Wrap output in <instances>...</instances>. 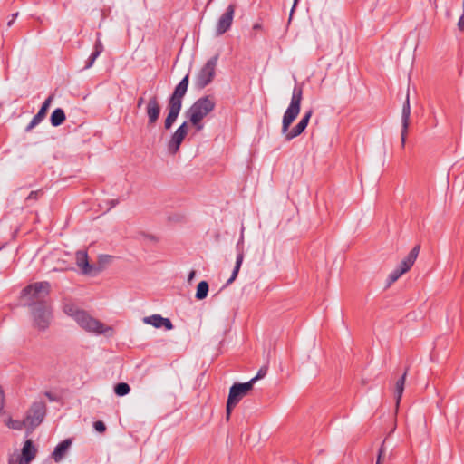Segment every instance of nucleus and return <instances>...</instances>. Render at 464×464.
<instances>
[{
    "mask_svg": "<svg viewBox=\"0 0 464 464\" xmlns=\"http://www.w3.org/2000/svg\"><path fill=\"white\" fill-rule=\"evenodd\" d=\"M303 99V91L301 87H295L293 90L291 102L286 111L284 113L282 120L281 132L286 140H291L299 136L307 127L308 122L312 117L313 111L309 110L304 113L301 121L293 128L289 129L290 125L297 118L301 110V102Z\"/></svg>",
    "mask_w": 464,
    "mask_h": 464,
    "instance_id": "1",
    "label": "nucleus"
},
{
    "mask_svg": "<svg viewBox=\"0 0 464 464\" xmlns=\"http://www.w3.org/2000/svg\"><path fill=\"white\" fill-rule=\"evenodd\" d=\"M63 311L65 314L72 317L77 324L87 333L103 335L108 338L112 337L115 334L112 326L104 324L70 301L63 302Z\"/></svg>",
    "mask_w": 464,
    "mask_h": 464,
    "instance_id": "2",
    "label": "nucleus"
},
{
    "mask_svg": "<svg viewBox=\"0 0 464 464\" xmlns=\"http://www.w3.org/2000/svg\"><path fill=\"white\" fill-rule=\"evenodd\" d=\"M215 98L211 95H207L197 100L187 111L186 115L197 131L203 130L204 124L202 121L215 109Z\"/></svg>",
    "mask_w": 464,
    "mask_h": 464,
    "instance_id": "3",
    "label": "nucleus"
},
{
    "mask_svg": "<svg viewBox=\"0 0 464 464\" xmlns=\"http://www.w3.org/2000/svg\"><path fill=\"white\" fill-rule=\"evenodd\" d=\"M50 285L47 282H37L26 286L22 293L23 299L31 306L34 304L44 302V299L49 295Z\"/></svg>",
    "mask_w": 464,
    "mask_h": 464,
    "instance_id": "4",
    "label": "nucleus"
},
{
    "mask_svg": "<svg viewBox=\"0 0 464 464\" xmlns=\"http://www.w3.org/2000/svg\"><path fill=\"white\" fill-rule=\"evenodd\" d=\"M218 55L208 59L207 63L196 72L194 83L197 88L203 89L214 79Z\"/></svg>",
    "mask_w": 464,
    "mask_h": 464,
    "instance_id": "5",
    "label": "nucleus"
},
{
    "mask_svg": "<svg viewBox=\"0 0 464 464\" xmlns=\"http://www.w3.org/2000/svg\"><path fill=\"white\" fill-rule=\"evenodd\" d=\"M32 315L35 327L41 330L46 329L52 319L50 305L46 302L34 304V306H32Z\"/></svg>",
    "mask_w": 464,
    "mask_h": 464,
    "instance_id": "6",
    "label": "nucleus"
},
{
    "mask_svg": "<svg viewBox=\"0 0 464 464\" xmlns=\"http://www.w3.org/2000/svg\"><path fill=\"white\" fill-rule=\"evenodd\" d=\"M252 390L251 383H235L231 386L229 390V394L227 401V417L229 418V415L232 410L236 407V405L240 401V400L247 394L249 391Z\"/></svg>",
    "mask_w": 464,
    "mask_h": 464,
    "instance_id": "7",
    "label": "nucleus"
},
{
    "mask_svg": "<svg viewBox=\"0 0 464 464\" xmlns=\"http://www.w3.org/2000/svg\"><path fill=\"white\" fill-rule=\"evenodd\" d=\"M44 417V405L41 402L34 403L24 420L25 428L31 430H34L43 421Z\"/></svg>",
    "mask_w": 464,
    "mask_h": 464,
    "instance_id": "8",
    "label": "nucleus"
},
{
    "mask_svg": "<svg viewBox=\"0 0 464 464\" xmlns=\"http://www.w3.org/2000/svg\"><path fill=\"white\" fill-rule=\"evenodd\" d=\"M236 6L235 5H229L225 13L219 17L217 26L216 34L221 35L225 34L230 27L233 22Z\"/></svg>",
    "mask_w": 464,
    "mask_h": 464,
    "instance_id": "9",
    "label": "nucleus"
},
{
    "mask_svg": "<svg viewBox=\"0 0 464 464\" xmlns=\"http://www.w3.org/2000/svg\"><path fill=\"white\" fill-rule=\"evenodd\" d=\"M188 134L187 122H183L173 133L170 140L168 143V151L170 154H175L179 149L186 135Z\"/></svg>",
    "mask_w": 464,
    "mask_h": 464,
    "instance_id": "10",
    "label": "nucleus"
},
{
    "mask_svg": "<svg viewBox=\"0 0 464 464\" xmlns=\"http://www.w3.org/2000/svg\"><path fill=\"white\" fill-rule=\"evenodd\" d=\"M146 112L149 118V124H155L160 113V106L156 96H152L149 99L146 106Z\"/></svg>",
    "mask_w": 464,
    "mask_h": 464,
    "instance_id": "11",
    "label": "nucleus"
},
{
    "mask_svg": "<svg viewBox=\"0 0 464 464\" xmlns=\"http://www.w3.org/2000/svg\"><path fill=\"white\" fill-rule=\"evenodd\" d=\"M145 324H150L155 328L165 327L167 330L173 329V324L169 319L162 317L160 314L146 316L142 319Z\"/></svg>",
    "mask_w": 464,
    "mask_h": 464,
    "instance_id": "12",
    "label": "nucleus"
},
{
    "mask_svg": "<svg viewBox=\"0 0 464 464\" xmlns=\"http://www.w3.org/2000/svg\"><path fill=\"white\" fill-rule=\"evenodd\" d=\"M53 97H48L43 103L41 109L37 112V114L32 119L30 123L26 127V131H30L35 126H37L46 116L47 111L51 105Z\"/></svg>",
    "mask_w": 464,
    "mask_h": 464,
    "instance_id": "13",
    "label": "nucleus"
},
{
    "mask_svg": "<svg viewBox=\"0 0 464 464\" xmlns=\"http://www.w3.org/2000/svg\"><path fill=\"white\" fill-rule=\"evenodd\" d=\"M420 246H415L409 255L401 262L397 268L401 270L402 274L407 273L415 263L418 255L420 253Z\"/></svg>",
    "mask_w": 464,
    "mask_h": 464,
    "instance_id": "14",
    "label": "nucleus"
},
{
    "mask_svg": "<svg viewBox=\"0 0 464 464\" xmlns=\"http://www.w3.org/2000/svg\"><path fill=\"white\" fill-rule=\"evenodd\" d=\"M411 106L409 94H407L406 101L402 107L401 119H402V130H401V145L404 146L408 127L410 124Z\"/></svg>",
    "mask_w": 464,
    "mask_h": 464,
    "instance_id": "15",
    "label": "nucleus"
},
{
    "mask_svg": "<svg viewBox=\"0 0 464 464\" xmlns=\"http://www.w3.org/2000/svg\"><path fill=\"white\" fill-rule=\"evenodd\" d=\"M72 446V440L66 439L59 443L54 449L52 457L56 463L60 462L67 454L70 447Z\"/></svg>",
    "mask_w": 464,
    "mask_h": 464,
    "instance_id": "16",
    "label": "nucleus"
},
{
    "mask_svg": "<svg viewBox=\"0 0 464 464\" xmlns=\"http://www.w3.org/2000/svg\"><path fill=\"white\" fill-rule=\"evenodd\" d=\"M35 454L36 450L34 447L32 440H26L22 449V457L20 459V463L29 464L34 459Z\"/></svg>",
    "mask_w": 464,
    "mask_h": 464,
    "instance_id": "17",
    "label": "nucleus"
},
{
    "mask_svg": "<svg viewBox=\"0 0 464 464\" xmlns=\"http://www.w3.org/2000/svg\"><path fill=\"white\" fill-rule=\"evenodd\" d=\"M76 264L85 275H91L94 270L88 262V256L85 251H78L76 253Z\"/></svg>",
    "mask_w": 464,
    "mask_h": 464,
    "instance_id": "18",
    "label": "nucleus"
},
{
    "mask_svg": "<svg viewBox=\"0 0 464 464\" xmlns=\"http://www.w3.org/2000/svg\"><path fill=\"white\" fill-rule=\"evenodd\" d=\"M406 377H407V370L395 383L394 396H395L396 410L399 408V405H400V402H401V397L403 394Z\"/></svg>",
    "mask_w": 464,
    "mask_h": 464,
    "instance_id": "19",
    "label": "nucleus"
},
{
    "mask_svg": "<svg viewBox=\"0 0 464 464\" xmlns=\"http://www.w3.org/2000/svg\"><path fill=\"white\" fill-rule=\"evenodd\" d=\"M4 417V423L9 429L21 430L23 428H25L24 421L14 420L11 418V416L6 412V415H2Z\"/></svg>",
    "mask_w": 464,
    "mask_h": 464,
    "instance_id": "20",
    "label": "nucleus"
},
{
    "mask_svg": "<svg viewBox=\"0 0 464 464\" xmlns=\"http://www.w3.org/2000/svg\"><path fill=\"white\" fill-rule=\"evenodd\" d=\"M65 121V113L63 110L55 109L51 115V124L54 127L60 126Z\"/></svg>",
    "mask_w": 464,
    "mask_h": 464,
    "instance_id": "21",
    "label": "nucleus"
},
{
    "mask_svg": "<svg viewBox=\"0 0 464 464\" xmlns=\"http://www.w3.org/2000/svg\"><path fill=\"white\" fill-rule=\"evenodd\" d=\"M188 75H186L181 80V82L177 85L172 95L182 99L188 90Z\"/></svg>",
    "mask_w": 464,
    "mask_h": 464,
    "instance_id": "22",
    "label": "nucleus"
},
{
    "mask_svg": "<svg viewBox=\"0 0 464 464\" xmlns=\"http://www.w3.org/2000/svg\"><path fill=\"white\" fill-rule=\"evenodd\" d=\"M208 284L207 281H201L198 283L197 286L196 298L198 300H202L208 296Z\"/></svg>",
    "mask_w": 464,
    "mask_h": 464,
    "instance_id": "23",
    "label": "nucleus"
},
{
    "mask_svg": "<svg viewBox=\"0 0 464 464\" xmlns=\"http://www.w3.org/2000/svg\"><path fill=\"white\" fill-rule=\"evenodd\" d=\"M243 258H244L243 253H239L237 256L236 266L234 267L232 275H231L230 278L227 280V285H230L237 278L239 269L241 267L242 262H243Z\"/></svg>",
    "mask_w": 464,
    "mask_h": 464,
    "instance_id": "24",
    "label": "nucleus"
},
{
    "mask_svg": "<svg viewBox=\"0 0 464 464\" xmlns=\"http://www.w3.org/2000/svg\"><path fill=\"white\" fill-rule=\"evenodd\" d=\"M182 105V99L171 95L169 102V111L179 113Z\"/></svg>",
    "mask_w": 464,
    "mask_h": 464,
    "instance_id": "25",
    "label": "nucleus"
},
{
    "mask_svg": "<svg viewBox=\"0 0 464 464\" xmlns=\"http://www.w3.org/2000/svg\"><path fill=\"white\" fill-rule=\"evenodd\" d=\"M130 392V387L126 382H120L115 385L114 387V392L118 396H125Z\"/></svg>",
    "mask_w": 464,
    "mask_h": 464,
    "instance_id": "26",
    "label": "nucleus"
},
{
    "mask_svg": "<svg viewBox=\"0 0 464 464\" xmlns=\"http://www.w3.org/2000/svg\"><path fill=\"white\" fill-rule=\"evenodd\" d=\"M403 274L401 272L399 268H395L393 271H392L388 276V285H391L394 282H396Z\"/></svg>",
    "mask_w": 464,
    "mask_h": 464,
    "instance_id": "27",
    "label": "nucleus"
},
{
    "mask_svg": "<svg viewBox=\"0 0 464 464\" xmlns=\"http://www.w3.org/2000/svg\"><path fill=\"white\" fill-rule=\"evenodd\" d=\"M178 116H179L178 112L169 111V114L165 120V128L169 129L172 126V124L175 122V121L177 120Z\"/></svg>",
    "mask_w": 464,
    "mask_h": 464,
    "instance_id": "28",
    "label": "nucleus"
},
{
    "mask_svg": "<svg viewBox=\"0 0 464 464\" xmlns=\"http://www.w3.org/2000/svg\"><path fill=\"white\" fill-rule=\"evenodd\" d=\"M266 367H263L261 368L257 374L252 378L249 382H247L248 383H251V387L253 388L254 384L259 380V379H262L266 374Z\"/></svg>",
    "mask_w": 464,
    "mask_h": 464,
    "instance_id": "29",
    "label": "nucleus"
},
{
    "mask_svg": "<svg viewBox=\"0 0 464 464\" xmlns=\"http://www.w3.org/2000/svg\"><path fill=\"white\" fill-rule=\"evenodd\" d=\"M0 415H6V411L5 410V398H4V393L3 392L0 390Z\"/></svg>",
    "mask_w": 464,
    "mask_h": 464,
    "instance_id": "30",
    "label": "nucleus"
},
{
    "mask_svg": "<svg viewBox=\"0 0 464 464\" xmlns=\"http://www.w3.org/2000/svg\"><path fill=\"white\" fill-rule=\"evenodd\" d=\"M94 429H95L98 432L102 433V432H104V431H105V430H106V426H105V424H104L102 421L98 420V421H95V422H94Z\"/></svg>",
    "mask_w": 464,
    "mask_h": 464,
    "instance_id": "31",
    "label": "nucleus"
},
{
    "mask_svg": "<svg viewBox=\"0 0 464 464\" xmlns=\"http://www.w3.org/2000/svg\"><path fill=\"white\" fill-rule=\"evenodd\" d=\"M103 51V45L101 43V41H97L96 44H95V46H94V52L93 53H95L96 55H100Z\"/></svg>",
    "mask_w": 464,
    "mask_h": 464,
    "instance_id": "32",
    "label": "nucleus"
},
{
    "mask_svg": "<svg viewBox=\"0 0 464 464\" xmlns=\"http://www.w3.org/2000/svg\"><path fill=\"white\" fill-rule=\"evenodd\" d=\"M97 57H98V55H96L95 53H92V55L89 58L88 62L86 63V65H85L84 68L85 69L91 68L93 65V63H94L95 60L97 59Z\"/></svg>",
    "mask_w": 464,
    "mask_h": 464,
    "instance_id": "33",
    "label": "nucleus"
},
{
    "mask_svg": "<svg viewBox=\"0 0 464 464\" xmlns=\"http://www.w3.org/2000/svg\"><path fill=\"white\" fill-rule=\"evenodd\" d=\"M384 454H385V449H384L383 446H382L380 450H379V454H378V457H377L376 464H381L382 463V459Z\"/></svg>",
    "mask_w": 464,
    "mask_h": 464,
    "instance_id": "34",
    "label": "nucleus"
},
{
    "mask_svg": "<svg viewBox=\"0 0 464 464\" xmlns=\"http://www.w3.org/2000/svg\"><path fill=\"white\" fill-rule=\"evenodd\" d=\"M458 27L459 30H462V31L464 30V0H463V13L459 20Z\"/></svg>",
    "mask_w": 464,
    "mask_h": 464,
    "instance_id": "35",
    "label": "nucleus"
},
{
    "mask_svg": "<svg viewBox=\"0 0 464 464\" xmlns=\"http://www.w3.org/2000/svg\"><path fill=\"white\" fill-rule=\"evenodd\" d=\"M38 191H32L29 196L26 198V200H30V199H37L38 198Z\"/></svg>",
    "mask_w": 464,
    "mask_h": 464,
    "instance_id": "36",
    "label": "nucleus"
},
{
    "mask_svg": "<svg viewBox=\"0 0 464 464\" xmlns=\"http://www.w3.org/2000/svg\"><path fill=\"white\" fill-rule=\"evenodd\" d=\"M111 256H101L100 257V263L101 264H105V263H108L110 260H111Z\"/></svg>",
    "mask_w": 464,
    "mask_h": 464,
    "instance_id": "37",
    "label": "nucleus"
},
{
    "mask_svg": "<svg viewBox=\"0 0 464 464\" xmlns=\"http://www.w3.org/2000/svg\"><path fill=\"white\" fill-rule=\"evenodd\" d=\"M195 276H196V272H195L194 270H192V271L189 273V275H188V283H191V282H192V280L194 279Z\"/></svg>",
    "mask_w": 464,
    "mask_h": 464,
    "instance_id": "38",
    "label": "nucleus"
},
{
    "mask_svg": "<svg viewBox=\"0 0 464 464\" xmlns=\"http://www.w3.org/2000/svg\"><path fill=\"white\" fill-rule=\"evenodd\" d=\"M144 102V99L142 97H140L137 102L138 108H140Z\"/></svg>",
    "mask_w": 464,
    "mask_h": 464,
    "instance_id": "39",
    "label": "nucleus"
},
{
    "mask_svg": "<svg viewBox=\"0 0 464 464\" xmlns=\"http://www.w3.org/2000/svg\"><path fill=\"white\" fill-rule=\"evenodd\" d=\"M262 26L260 24L256 23L253 25L254 30H261Z\"/></svg>",
    "mask_w": 464,
    "mask_h": 464,
    "instance_id": "40",
    "label": "nucleus"
},
{
    "mask_svg": "<svg viewBox=\"0 0 464 464\" xmlns=\"http://www.w3.org/2000/svg\"><path fill=\"white\" fill-rule=\"evenodd\" d=\"M297 1H298V0H295V2H294V5H293V8H292V10H291V14H293L294 9H295V5H296V4H297ZM290 16H292V14H290Z\"/></svg>",
    "mask_w": 464,
    "mask_h": 464,
    "instance_id": "41",
    "label": "nucleus"
},
{
    "mask_svg": "<svg viewBox=\"0 0 464 464\" xmlns=\"http://www.w3.org/2000/svg\"><path fill=\"white\" fill-rule=\"evenodd\" d=\"M13 22H14V19H13V20H11V21H9V23H8V26H11V25H12V24H13Z\"/></svg>",
    "mask_w": 464,
    "mask_h": 464,
    "instance_id": "42",
    "label": "nucleus"
}]
</instances>
